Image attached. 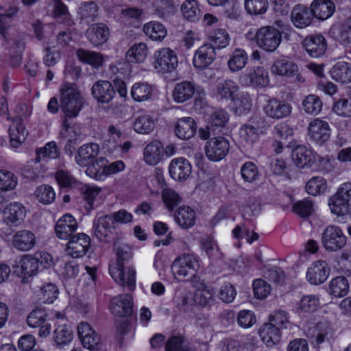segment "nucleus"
<instances>
[{
	"label": "nucleus",
	"instance_id": "obj_1",
	"mask_svg": "<svg viewBox=\"0 0 351 351\" xmlns=\"http://www.w3.org/2000/svg\"><path fill=\"white\" fill-rule=\"evenodd\" d=\"M60 109L68 118H75L83 108L84 99L75 84L66 83L60 90Z\"/></svg>",
	"mask_w": 351,
	"mask_h": 351
},
{
	"label": "nucleus",
	"instance_id": "obj_2",
	"mask_svg": "<svg viewBox=\"0 0 351 351\" xmlns=\"http://www.w3.org/2000/svg\"><path fill=\"white\" fill-rule=\"evenodd\" d=\"M331 212L337 216L351 215V182L342 184L330 198Z\"/></svg>",
	"mask_w": 351,
	"mask_h": 351
},
{
	"label": "nucleus",
	"instance_id": "obj_3",
	"mask_svg": "<svg viewBox=\"0 0 351 351\" xmlns=\"http://www.w3.org/2000/svg\"><path fill=\"white\" fill-rule=\"evenodd\" d=\"M199 267L198 259L191 254H184L173 263L171 271L176 279L182 281L192 278L196 275Z\"/></svg>",
	"mask_w": 351,
	"mask_h": 351
},
{
	"label": "nucleus",
	"instance_id": "obj_4",
	"mask_svg": "<svg viewBox=\"0 0 351 351\" xmlns=\"http://www.w3.org/2000/svg\"><path fill=\"white\" fill-rule=\"evenodd\" d=\"M255 40L259 48L274 52L282 42V33L274 26H263L257 29Z\"/></svg>",
	"mask_w": 351,
	"mask_h": 351
},
{
	"label": "nucleus",
	"instance_id": "obj_5",
	"mask_svg": "<svg viewBox=\"0 0 351 351\" xmlns=\"http://www.w3.org/2000/svg\"><path fill=\"white\" fill-rule=\"evenodd\" d=\"M93 233L100 241L106 243L114 241L115 237V225L110 215H104L93 221Z\"/></svg>",
	"mask_w": 351,
	"mask_h": 351
},
{
	"label": "nucleus",
	"instance_id": "obj_6",
	"mask_svg": "<svg viewBox=\"0 0 351 351\" xmlns=\"http://www.w3.org/2000/svg\"><path fill=\"white\" fill-rule=\"evenodd\" d=\"M178 63L176 53L169 48L160 49L154 54L153 66L158 73H171L176 69Z\"/></svg>",
	"mask_w": 351,
	"mask_h": 351
},
{
	"label": "nucleus",
	"instance_id": "obj_7",
	"mask_svg": "<svg viewBox=\"0 0 351 351\" xmlns=\"http://www.w3.org/2000/svg\"><path fill=\"white\" fill-rule=\"evenodd\" d=\"M114 250L117 254V261L109 265V273L113 279L123 283L124 261L132 258V250L128 245L125 244L119 245L116 242H114Z\"/></svg>",
	"mask_w": 351,
	"mask_h": 351
},
{
	"label": "nucleus",
	"instance_id": "obj_8",
	"mask_svg": "<svg viewBox=\"0 0 351 351\" xmlns=\"http://www.w3.org/2000/svg\"><path fill=\"white\" fill-rule=\"evenodd\" d=\"M322 243L326 250L336 252L346 245V237L338 226H328L322 233Z\"/></svg>",
	"mask_w": 351,
	"mask_h": 351
},
{
	"label": "nucleus",
	"instance_id": "obj_9",
	"mask_svg": "<svg viewBox=\"0 0 351 351\" xmlns=\"http://www.w3.org/2000/svg\"><path fill=\"white\" fill-rule=\"evenodd\" d=\"M307 134L311 141L317 145H322L330 138V125L326 121L315 118L308 123Z\"/></svg>",
	"mask_w": 351,
	"mask_h": 351
},
{
	"label": "nucleus",
	"instance_id": "obj_10",
	"mask_svg": "<svg viewBox=\"0 0 351 351\" xmlns=\"http://www.w3.org/2000/svg\"><path fill=\"white\" fill-rule=\"evenodd\" d=\"M239 82L245 86L263 88L269 83L267 71L262 66L251 68L239 77Z\"/></svg>",
	"mask_w": 351,
	"mask_h": 351
},
{
	"label": "nucleus",
	"instance_id": "obj_11",
	"mask_svg": "<svg viewBox=\"0 0 351 351\" xmlns=\"http://www.w3.org/2000/svg\"><path fill=\"white\" fill-rule=\"evenodd\" d=\"M195 93L201 96L204 95V91L193 82L182 81L176 84L172 98L175 102L182 104L192 99Z\"/></svg>",
	"mask_w": 351,
	"mask_h": 351
},
{
	"label": "nucleus",
	"instance_id": "obj_12",
	"mask_svg": "<svg viewBox=\"0 0 351 351\" xmlns=\"http://www.w3.org/2000/svg\"><path fill=\"white\" fill-rule=\"evenodd\" d=\"M51 260L49 254L24 255L17 266L18 271L25 277L34 276L36 274L40 263H50Z\"/></svg>",
	"mask_w": 351,
	"mask_h": 351
},
{
	"label": "nucleus",
	"instance_id": "obj_13",
	"mask_svg": "<svg viewBox=\"0 0 351 351\" xmlns=\"http://www.w3.org/2000/svg\"><path fill=\"white\" fill-rule=\"evenodd\" d=\"M230 149L229 141L223 137L210 138L205 145V153L207 158L213 161L223 159Z\"/></svg>",
	"mask_w": 351,
	"mask_h": 351
},
{
	"label": "nucleus",
	"instance_id": "obj_14",
	"mask_svg": "<svg viewBox=\"0 0 351 351\" xmlns=\"http://www.w3.org/2000/svg\"><path fill=\"white\" fill-rule=\"evenodd\" d=\"M65 249L67 255L73 258L84 256L90 245V238L84 233H78L71 237Z\"/></svg>",
	"mask_w": 351,
	"mask_h": 351
},
{
	"label": "nucleus",
	"instance_id": "obj_15",
	"mask_svg": "<svg viewBox=\"0 0 351 351\" xmlns=\"http://www.w3.org/2000/svg\"><path fill=\"white\" fill-rule=\"evenodd\" d=\"M77 335L83 346L90 350H98L101 348V338L98 333L87 322H81L77 326Z\"/></svg>",
	"mask_w": 351,
	"mask_h": 351
},
{
	"label": "nucleus",
	"instance_id": "obj_16",
	"mask_svg": "<svg viewBox=\"0 0 351 351\" xmlns=\"http://www.w3.org/2000/svg\"><path fill=\"white\" fill-rule=\"evenodd\" d=\"M263 111L269 118L278 120L288 117L291 114L292 106L286 101L272 98L267 101Z\"/></svg>",
	"mask_w": 351,
	"mask_h": 351
},
{
	"label": "nucleus",
	"instance_id": "obj_17",
	"mask_svg": "<svg viewBox=\"0 0 351 351\" xmlns=\"http://www.w3.org/2000/svg\"><path fill=\"white\" fill-rule=\"evenodd\" d=\"M330 272V268L325 261H317L308 269L306 278L312 285H320L327 280Z\"/></svg>",
	"mask_w": 351,
	"mask_h": 351
},
{
	"label": "nucleus",
	"instance_id": "obj_18",
	"mask_svg": "<svg viewBox=\"0 0 351 351\" xmlns=\"http://www.w3.org/2000/svg\"><path fill=\"white\" fill-rule=\"evenodd\" d=\"M91 94L99 104H108L116 95L114 87L108 80H99L92 86Z\"/></svg>",
	"mask_w": 351,
	"mask_h": 351
},
{
	"label": "nucleus",
	"instance_id": "obj_19",
	"mask_svg": "<svg viewBox=\"0 0 351 351\" xmlns=\"http://www.w3.org/2000/svg\"><path fill=\"white\" fill-rule=\"evenodd\" d=\"M302 45L306 53L312 58L321 57L327 49L326 40L321 34L310 35L306 37Z\"/></svg>",
	"mask_w": 351,
	"mask_h": 351
},
{
	"label": "nucleus",
	"instance_id": "obj_20",
	"mask_svg": "<svg viewBox=\"0 0 351 351\" xmlns=\"http://www.w3.org/2000/svg\"><path fill=\"white\" fill-rule=\"evenodd\" d=\"M133 300L130 294H121L112 298L110 309L119 317H128L132 313Z\"/></svg>",
	"mask_w": 351,
	"mask_h": 351
},
{
	"label": "nucleus",
	"instance_id": "obj_21",
	"mask_svg": "<svg viewBox=\"0 0 351 351\" xmlns=\"http://www.w3.org/2000/svg\"><path fill=\"white\" fill-rule=\"evenodd\" d=\"M77 226L76 219L71 215L65 214L57 221L55 232L59 239L67 240L73 235Z\"/></svg>",
	"mask_w": 351,
	"mask_h": 351
},
{
	"label": "nucleus",
	"instance_id": "obj_22",
	"mask_svg": "<svg viewBox=\"0 0 351 351\" xmlns=\"http://www.w3.org/2000/svg\"><path fill=\"white\" fill-rule=\"evenodd\" d=\"M216 53L212 44H204L195 52L193 62L196 68L204 69L210 65L215 60Z\"/></svg>",
	"mask_w": 351,
	"mask_h": 351
},
{
	"label": "nucleus",
	"instance_id": "obj_23",
	"mask_svg": "<svg viewBox=\"0 0 351 351\" xmlns=\"http://www.w3.org/2000/svg\"><path fill=\"white\" fill-rule=\"evenodd\" d=\"M35 234L27 230L15 232L12 239V245L17 250L26 252L32 250L36 244Z\"/></svg>",
	"mask_w": 351,
	"mask_h": 351
},
{
	"label": "nucleus",
	"instance_id": "obj_24",
	"mask_svg": "<svg viewBox=\"0 0 351 351\" xmlns=\"http://www.w3.org/2000/svg\"><path fill=\"white\" fill-rule=\"evenodd\" d=\"M110 34L108 27L102 23L92 25L86 32L88 40L94 46H99L106 43Z\"/></svg>",
	"mask_w": 351,
	"mask_h": 351
},
{
	"label": "nucleus",
	"instance_id": "obj_25",
	"mask_svg": "<svg viewBox=\"0 0 351 351\" xmlns=\"http://www.w3.org/2000/svg\"><path fill=\"white\" fill-rule=\"evenodd\" d=\"M169 171L170 176L175 180H184L191 173V165L185 158H176L171 162Z\"/></svg>",
	"mask_w": 351,
	"mask_h": 351
},
{
	"label": "nucleus",
	"instance_id": "obj_26",
	"mask_svg": "<svg viewBox=\"0 0 351 351\" xmlns=\"http://www.w3.org/2000/svg\"><path fill=\"white\" fill-rule=\"evenodd\" d=\"M313 14L311 9L302 5L295 6L291 13V19L298 28L308 26L313 20Z\"/></svg>",
	"mask_w": 351,
	"mask_h": 351
},
{
	"label": "nucleus",
	"instance_id": "obj_27",
	"mask_svg": "<svg viewBox=\"0 0 351 351\" xmlns=\"http://www.w3.org/2000/svg\"><path fill=\"white\" fill-rule=\"evenodd\" d=\"M292 158L294 163L299 168L310 166L315 160L314 152L304 145H298L292 151Z\"/></svg>",
	"mask_w": 351,
	"mask_h": 351
},
{
	"label": "nucleus",
	"instance_id": "obj_28",
	"mask_svg": "<svg viewBox=\"0 0 351 351\" xmlns=\"http://www.w3.org/2000/svg\"><path fill=\"white\" fill-rule=\"evenodd\" d=\"M197 125L192 117H183L177 121L175 126L176 136L183 140H187L193 137L196 133Z\"/></svg>",
	"mask_w": 351,
	"mask_h": 351
},
{
	"label": "nucleus",
	"instance_id": "obj_29",
	"mask_svg": "<svg viewBox=\"0 0 351 351\" xmlns=\"http://www.w3.org/2000/svg\"><path fill=\"white\" fill-rule=\"evenodd\" d=\"M144 160L149 165L159 163L164 155L163 144L159 141H153L144 149Z\"/></svg>",
	"mask_w": 351,
	"mask_h": 351
},
{
	"label": "nucleus",
	"instance_id": "obj_30",
	"mask_svg": "<svg viewBox=\"0 0 351 351\" xmlns=\"http://www.w3.org/2000/svg\"><path fill=\"white\" fill-rule=\"evenodd\" d=\"M311 9L313 16L319 20L330 18L335 10V5L330 0H314Z\"/></svg>",
	"mask_w": 351,
	"mask_h": 351
},
{
	"label": "nucleus",
	"instance_id": "obj_31",
	"mask_svg": "<svg viewBox=\"0 0 351 351\" xmlns=\"http://www.w3.org/2000/svg\"><path fill=\"white\" fill-rule=\"evenodd\" d=\"M9 134L12 147H17L25 141L28 132L21 118L16 117L13 119L9 128Z\"/></svg>",
	"mask_w": 351,
	"mask_h": 351
},
{
	"label": "nucleus",
	"instance_id": "obj_32",
	"mask_svg": "<svg viewBox=\"0 0 351 351\" xmlns=\"http://www.w3.org/2000/svg\"><path fill=\"white\" fill-rule=\"evenodd\" d=\"M76 56L80 62L91 66L94 69H99L103 66L104 56L97 51L80 48L76 51Z\"/></svg>",
	"mask_w": 351,
	"mask_h": 351
},
{
	"label": "nucleus",
	"instance_id": "obj_33",
	"mask_svg": "<svg viewBox=\"0 0 351 351\" xmlns=\"http://www.w3.org/2000/svg\"><path fill=\"white\" fill-rule=\"evenodd\" d=\"M25 207L18 202L10 203L4 210V221L8 224L18 225L25 217Z\"/></svg>",
	"mask_w": 351,
	"mask_h": 351
},
{
	"label": "nucleus",
	"instance_id": "obj_34",
	"mask_svg": "<svg viewBox=\"0 0 351 351\" xmlns=\"http://www.w3.org/2000/svg\"><path fill=\"white\" fill-rule=\"evenodd\" d=\"M280 328L272 322L265 324L259 330V335L263 341L267 346H273L280 342Z\"/></svg>",
	"mask_w": 351,
	"mask_h": 351
},
{
	"label": "nucleus",
	"instance_id": "obj_35",
	"mask_svg": "<svg viewBox=\"0 0 351 351\" xmlns=\"http://www.w3.org/2000/svg\"><path fill=\"white\" fill-rule=\"evenodd\" d=\"M297 71L298 65L293 62L285 58L275 60L271 66V72L273 74L287 77H290Z\"/></svg>",
	"mask_w": 351,
	"mask_h": 351
},
{
	"label": "nucleus",
	"instance_id": "obj_36",
	"mask_svg": "<svg viewBox=\"0 0 351 351\" xmlns=\"http://www.w3.org/2000/svg\"><path fill=\"white\" fill-rule=\"evenodd\" d=\"M99 151V147L97 144H85L78 149L75 161L80 166H86L91 160L97 156Z\"/></svg>",
	"mask_w": 351,
	"mask_h": 351
},
{
	"label": "nucleus",
	"instance_id": "obj_37",
	"mask_svg": "<svg viewBox=\"0 0 351 351\" xmlns=\"http://www.w3.org/2000/svg\"><path fill=\"white\" fill-rule=\"evenodd\" d=\"M195 219V211L187 206H180L175 214L176 223L184 229H188L194 226Z\"/></svg>",
	"mask_w": 351,
	"mask_h": 351
},
{
	"label": "nucleus",
	"instance_id": "obj_38",
	"mask_svg": "<svg viewBox=\"0 0 351 351\" xmlns=\"http://www.w3.org/2000/svg\"><path fill=\"white\" fill-rule=\"evenodd\" d=\"M332 78L342 84L351 82V64L345 62H338L330 71Z\"/></svg>",
	"mask_w": 351,
	"mask_h": 351
},
{
	"label": "nucleus",
	"instance_id": "obj_39",
	"mask_svg": "<svg viewBox=\"0 0 351 351\" xmlns=\"http://www.w3.org/2000/svg\"><path fill=\"white\" fill-rule=\"evenodd\" d=\"M239 87L236 83L230 80H222L217 86V97L219 100H234V94L238 91Z\"/></svg>",
	"mask_w": 351,
	"mask_h": 351
},
{
	"label": "nucleus",
	"instance_id": "obj_40",
	"mask_svg": "<svg viewBox=\"0 0 351 351\" xmlns=\"http://www.w3.org/2000/svg\"><path fill=\"white\" fill-rule=\"evenodd\" d=\"M143 30L147 36L156 41H161L167 36L165 27L157 21H150L145 23L143 25Z\"/></svg>",
	"mask_w": 351,
	"mask_h": 351
},
{
	"label": "nucleus",
	"instance_id": "obj_41",
	"mask_svg": "<svg viewBox=\"0 0 351 351\" xmlns=\"http://www.w3.org/2000/svg\"><path fill=\"white\" fill-rule=\"evenodd\" d=\"M248 56L245 50L236 49L230 55L228 61V66L232 72L242 70L247 63Z\"/></svg>",
	"mask_w": 351,
	"mask_h": 351
},
{
	"label": "nucleus",
	"instance_id": "obj_42",
	"mask_svg": "<svg viewBox=\"0 0 351 351\" xmlns=\"http://www.w3.org/2000/svg\"><path fill=\"white\" fill-rule=\"evenodd\" d=\"M228 119L229 115L226 111L217 110L210 115L206 129L213 130V133L215 134L226 125Z\"/></svg>",
	"mask_w": 351,
	"mask_h": 351
},
{
	"label": "nucleus",
	"instance_id": "obj_43",
	"mask_svg": "<svg viewBox=\"0 0 351 351\" xmlns=\"http://www.w3.org/2000/svg\"><path fill=\"white\" fill-rule=\"evenodd\" d=\"M154 14L160 19H167L173 16L176 7L173 0H156L154 3Z\"/></svg>",
	"mask_w": 351,
	"mask_h": 351
},
{
	"label": "nucleus",
	"instance_id": "obj_44",
	"mask_svg": "<svg viewBox=\"0 0 351 351\" xmlns=\"http://www.w3.org/2000/svg\"><path fill=\"white\" fill-rule=\"evenodd\" d=\"M106 162L104 158L97 159L88 167L86 174L97 180H103L107 177Z\"/></svg>",
	"mask_w": 351,
	"mask_h": 351
},
{
	"label": "nucleus",
	"instance_id": "obj_45",
	"mask_svg": "<svg viewBox=\"0 0 351 351\" xmlns=\"http://www.w3.org/2000/svg\"><path fill=\"white\" fill-rule=\"evenodd\" d=\"M165 351H197V349L190 343H186L183 336L175 335L167 341Z\"/></svg>",
	"mask_w": 351,
	"mask_h": 351
},
{
	"label": "nucleus",
	"instance_id": "obj_46",
	"mask_svg": "<svg viewBox=\"0 0 351 351\" xmlns=\"http://www.w3.org/2000/svg\"><path fill=\"white\" fill-rule=\"evenodd\" d=\"M53 16L55 19L61 20L66 26L73 27L75 25L67 7L60 0H53Z\"/></svg>",
	"mask_w": 351,
	"mask_h": 351
},
{
	"label": "nucleus",
	"instance_id": "obj_47",
	"mask_svg": "<svg viewBox=\"0 0 351 351\" xmlns=\"http://www.w3.org/2000/svg\"><path fill=\"white\" fill-rule=\"evenodd\" d=\"M98 10L97 4L93 1H90L82 3L78 8L77 13L81 19L93 22L97 16Z\"/></svg>",
	"mask_w": 351,
	"mask_h": 351
},
{
	"label": "nucleus",
	"instance_id": "obj_48",
	"mask_svg": "<svg viewBox=\"0 0 351 351\" xmlns=\"http://www.w3.org/2000/svg\"><path fill=\"white\" fill-rule=\"evenodd\" d=\"M148 48L145 43H135L128 51L126 56L132 62L142 63L147 57Z\"/></svg>",
	"mask_w": 351,
	"mask_h": 351
},
{
	"label": "nucleus",
	"instance_id": "obj_49",
	"mask_svg": "<svg viewBox=\"0 0 351 351\" xmlns=\"http://www.w3.org/2000/svg\"><path fill=\"white\" fill-rule=\"evenodd\" d=\"M153 95V88L147 83H136L131 89V95L136 101L150 99Z\"/></svg>",
	"mask_w": 351,
	"mask_h": 351
},
{
	"label": "nucleus",
	"instance_id": "obj_50",
	"mask_svg": "<svg viewBox=\"0 0 351 351\" xmlns=\"http://www.w3.org/2000/svg\"><path fill=\"white\" fill-rule=\"evenodd\" d=\"M349 291L348 280L343 276L333 278L329 285V293L336 298H341L347 295Z\"/></svg>",
	"mask_w": 351,
	"mask_h": 351
},
{
	"label": "nucleus",
	"instance_id": "obj_51",
	"mask_svg": "<svg viewBox=\"0 0 351 351\" xmlns=\"http://www.w3.org/2000/svg\"><path fill=\"white\" fill-rule=\"evenodd\" d=\"M181 11L184 17L191 22L200 19L201 12L196 0H186L181 6Z\"/></svg>",
	"mask_w": 351,
	"mask_h": 351
},
{
	"label": "nucleus",
	"instance_id": "obj_52",
	"mask_svg": "<svg viewBox=\"0 0 351 351\" xmlns=\"http://www.w3.org/2000/svg\"><path fill=\"white\" fill-rule=\"evenodd\" d=\"M215 291L213 288L203 286L194 292L195 302L197 305L206 307L213 302Z\"/></svg>",
	"mask_w": 351,
	"mask_h": 351
},
{
	"label": "nucleus",
	"instance_id": "obj_53",
	"mask_svg": "<svg viewBox=\"0 0 351 351\" xmlns=\"http://www.w3.org/2000/svg\"><path fill=\"white\" fill-rule=\"evenodd\" d=\"M302 106L306 114L317 115L322 110V101L317 95H308L304 99Z\"/></svg>",
	"mask_w": 351,
	"mask_h": 351
},
{
	"label": "nucleus",
	"instance_id": "obj_54",
	"mask_svg": "<svg viewBox=\"0 0 351 351\" xmlns=\"http://www.w3.org/2000/svg\"><path fill=\"white\" fill-rule=\"evenodd\" d=\"M134 130L140 134H149L154 128V120L150 115L143 114L138 116L134 122Z\"/></svg>",
	"mask_w": 351,
	"mask_h": 351
},
{
	"label": "nucleus",
	"instance_id": "obj_55",
	"mask_svg": "<svg viewBox=\"0 0 351 351\" xmlns=\"http://www.w3.org/2000/svg\"><path fill=\"white\" fill-rule=\"evenodd\" d=\"M230 35L225 29H217L209 35V40L213 45L217 49H223L227 47L230 43Z\"/></svg>",
	"mask_w": 351,
	"mask_h": 351
},
{
	"label": "nucleus",
	"instance_id": "obj_56",
	"mask_svg": "<svg viewBox=\"0 0 351 351\" xmlns=\"http://www.w3.org/2000/svg\"><path fill=\"white\" fill-rule=\"evenodd\" d=\"M246 12L251 15H258L266 12L269 7L267 0H245Z\"/></svg>",
	"mask_w": 351,
	"mask_h": 351
},
{
	"label": "nucleus",
	"instance_id": "obj_57",
	"mask_svg": "<svg viewBox=\"0 0 351 351\" xmlns=\"http://www.w3.org/2000/svg\"><path fill=\"white\" fill-rule=\"evenodd\" d=\"M326 181L321 176L312 178L306 184V192L311 195L323 193L326 190Z\"/></svg>",
	"mask_w": 351,
	"mask_h": 351
},
{
	"label": "nucleus",
	"instance_id": "obj_58",
	"mask_svg": "<svg viewBox=\"0 0 351 351\" xmlns=\"http://www.w3.org/2000/svg\"><path fill=\"white\" fill-rule=\"evenodd\" d=\"M332 110L339 117H351V97H341L335 101Z\"/></svg>",
	"mask_w": 351,
	"mask_h": 351
},
{
	"label": "nucleus",
	"instance_id": "obj_59",
	"mask_svg": "<svg viewBox=\"0 0 351 351\" xmlns=\"http://www.w3.org/2000/svg\"><path fill=\"white\" fill-rule=\"evenodd\" d=\"M36 199L40 203L49 204L52 203L56 197L54 190L49 185H40L35 191Z\"/></svg>",
	"mask_w": 351,
	"mask_h": 351
},
{
	"label": "nucleus",
	"instance_id": "obj_60",
	"mask_svg": "<svg viewBox=\"0 0 351 351\" xmlns=\"http://www.w3.org/2000/svg\"><path fill=\"white\" fill-rule=\"evenodd\" d=\"M73 337L70 328L66 325L58 326L53 332V339L58 345L69 343Z\"/></svg>",
	"mask_w": 351,
	"mask_h": 351
},
{
	"label": "nucleus",
	"instance_id": "obj_61",
	"mask_svg": "<svg viewBox=\"0 0 351 351\" xmlns=\"http://www.w3.org/2000/svg\"><path fill=\"white\" fill-rule=\"evenodd\" d=\"M247 346L245 336H237L223 341V351H245Z\"/></svg>",
	"mask_w": 351,
	"mask_h": 351
},
{
	"label": "nucleus",
	"instance_id": "obj_62",
	"mask_svg": "<svg viewBox=\"0 0 351 351\" xmlns=\"http://www.w3.org/2000/svg\"><path fill=\"white\" fill-rule=\"evenodd\" d=\"M58 156V152L56 143L53 141L46 144L44 147H41L36 150V157L35 160L40 162L41 160L45 158H56Z\"/></svg>",
	"mask_w": 351,
	"mask_h": 351
},
{
	"label": "nucleus",
	"instance_id": "obj_63",
	"mask_svg": "<svg viewBox=\"0 0 351 351\" xmlns=\"http://www.w3.org/2000/svg\"><path fill=\"white\" fill-rule=\"evenodd\" d=\"M300 309L306 313L316 311L319 306V300L315 295H306L302 297L299 302Z\"/></svg>",
	"mask_w": 351,
	"mask_h": 351
},
{
	"label": "nucleus",
	"instance_id": "obj_64",
	"mask_svg": "<svg viewBox=\"0 0 351 351\" xmlns=\"http://www.w3.org/2000/svg\"><path fill=\"white\" fill-rule=\"evenodd\" d=\"M162 198L164 204L169 210H173L181 202L180 195L173 189L166 188L162 191Z\"/></svg>",
	"mask_w": 351,
	"mask_h": 351
}]
</instances>
